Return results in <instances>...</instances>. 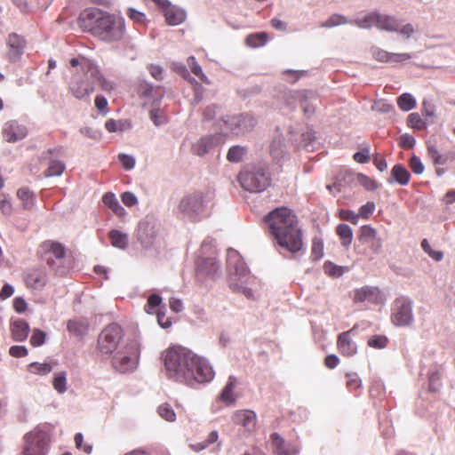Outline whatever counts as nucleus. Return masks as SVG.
<instances>
[{
  "label": "nucleus",
  "mask_w": 455,
  "mask_h": 455,
  "mask_svg": "<svg viewBox=\"0 0 455 455\" xmlns=\"http://www.w3.org/2000/svg\"><path fill=\"white\" fill-rule=\"evenodd\" d=\"M165 375L169 379L195 387L212 381L215 372L210 362L183 347H172L163 354Z\"/></svg>",
  "instance_id": "obj_1"
},
{
  "label": "nucleus",
  "mask_w": 455,
  "mask_h": 455,
  "mask_svg": "<svg viewBox=\"0 0 455 455\" xmlns=\"http://www.w3.org/2000/svg\"><path fill=\"white\" fill-rule=\"evenodd\" d=\"M269 233L278 244L291 253L299 251L303 247L301 230L298 227L296 215L286 207H279L264 218Z\"/></svg>",
  "instance_id": "obj_2"
},
{
  "label": "nucleus",
  "mask_w": 455,
  "mask_h": 455,
  "mask_svg": "<svg viewBox=\"0 0 455 455\" xmlns=\"http://www.w3.org/2000/svg\"><path fill=\"white\" fill-rule=\"evenodd\" d=\"M81 28L106 43L121 41L125 36V21L98 8H87L79 16Z\"/></svg>",
  "instance_id": "obj_3"
},
{
  "label": "nucleus",
  "mask_w": 455,
  "mask_h": 455,
  "mask_svg": "<svg viewBox=\"0 0 455 455\" xmlns=\"http://www.w3.org/2000/svg\"><path fill=\"white\" fill-rule=\"evenodd\" d=\"M100 85L105 91L115 88L113 82L107 80L101 74L97 64L91 60H84L82 71H76L69 81V91L78 100L88 98Z\"/></svg>",
  "instance_id": "obj_4"
},
{
  "label": "nucleus",
  "mask_w": 455,
  "mask_h": 455,
  "mask_svg": "<svg viewBox=\"0 0 455 455\" xmlns=\"http://www.w3.org/2000/svg\"><path fill=\"white\" fill-rule=\"evenodd\" d=\"M227 267L231 275L230 288L234 292L242 293L249 299H254L253 291L247 285L254 280L239 252L229 248L227 252Z\"/></svg>",
  "instance_id": "obj_5"
},
{
  "label": "nucleus",
  "mask_w": 455,
  "mask_h": 455,
  "mask_svg": "<svg viewBox=\"0 0 455 455\" xmlns=\"http://www.w3.org/2000/svg\"><path fill=\"white\" fill-rule=\"evenodd\" d=\"M213 195L211 192L195 191L185 195L178 205L179 215L190 221H199L211 213Z\"/></svg>",
  "instance_id": "obj_6"
},
{
  "label": "nucleus",
  "mask_w": 455,
  "mask_h": 455,
  "mask_svg": "<svg viewBox=\"0 0 455 455\" xmlns=\"http://www.w3.org/2000/svg\"><path fill=\"white\" fill-rule=\"evenodd\" d=\"M237 180L244 190L259 193L268 188L271 178L267 164L259 162L244 166L239 172Z\"/></svg>",
  "instance_id": "obj_7"
},
{
  "label": "nucleus",
  "mask_w": 455,
  "mask_h": 455,
  "mask_svg": "<svg viewBox=\"0 0 455 455\" xmlns=\"http://www.w3.org/2000/svg\"><path fill=\"white\" fill-rule=\"evenodd\" d=\"M112 355V366L121 373L133 371L140 359V347L136 341L129 342L124 345L119 350Z\"/></svg>",
  "instance_id": "obj_8"
},
{
  "label": "nucleus",
  "mask_w": 455,
  "mask_h": 455,
  "mask_svg": "<svg viewBox=\"0 0 455 455\" xmlns=\"http://www.w3.org/2000/svg\"><path fill=\"white\" fill-rule=\"evenodd\" d=\"M213 239L206 238L200 249V254L196 261V278L204 281L206 278H213L220 269L219 262L213 256L204 257L213 248Z\"/></svg>",
  "instance_id": "obj_9"
},
{
  "label": "nucleus",
  "mask_w": 455,
  "mask_h": 455,
  "mask_svg": "<svg viewBox=\"0 0 455 455\" xmlns=\"http://www.w3.org/2000/svg\"><path fill=\"white\" fill-rule=\"evenodd\" d=\"M124 332L117 323H111L106 326L98 338V350L101 355H113L119 350Z\"/></svg>",
  "instance_id": "obj_10"
},
{
  "label": "nucleus",
  "mask_w": 455,
  "mask_h": 455,
  "mask_svg": "<svg viewBox=\"0 0 455 455\" xmlns=\"http://www.w3.org/2000/svg\"><path fill=\"white\" fill-rule=\"evenodd\" d=\"M37 254L57 273H64L60 269L66 255V248L62 243L52 240L44 241L39 245Z\"/></svg>",
  "instance_id": "obj_11"
},
{
  "label": "nucleus",
  "mask_w": 455,
  "mask_h": 455,
  "mask_svg": "<svg viewBox=\"0 0 455 455\" xmlns=\"http://www.w3.org/2000/svg\"><path fill=\"white\" fill-rule=\"evenodd\" d=\"M391 322L397 327H408L414 322L413 301L407 296L396 298L391 307Z\"/></svg>",
  "instance_id": "obj_12"
},
{
  "label": "nucleus",
  "mask_w": 455,
  "mask_h": 455,
  "mask_svg": "<svg viewBox=\"0 0 455 455\" xmlns=\"http://www.w3.org/2000/svg\"><path fill=\"white\" fill-rule=\"evenodd\" d=\"M226 130L220 131L223 134L230 133L235 136H242L250 132L256 125V119L248 113L227 116L220 119Z\"/></svg>",
  "instance_id": "obj_13"
},
{
  "label": "nucleus",
  "mask_w": 455,
  "mask_h": 455,
  "mask_svg": "<svg viewBox=\"0 0 455 455\" xmlns=\"http://www.w3.org/2000/svg\"><path fill=\"white\" fill-rule=\"evenodd\" d=\"M25 446L23 455H46L49 437L46 432L35 428L24 436Z\"/></svg>",
  "instance_id": "obj_14"
},
{
  "label": "nucleus",
  "mask_w": 455,
  "mask_h": 455,
  "mask_svg": "<svg viewBox=\"0 0 455 455\" xmlns=\"http://www.w3.org/2000/svg\"><path fill=\"white\" fill-rule=\"evenodd\" d=\"M155 2L163 9L169 25L177 26L186 20L187 13L184 9L172 5L168 0H155Z\"/></svg>",
  "instance_id": "obj_15"
},
{
  "label": "nucleus",
  "mask_w": 455,
  "mask_h": 455,
  "mask_svg": "<svg viewBox=\"0 0 455 455\" xmlns=\"http://www.w3.org/2000/svg\"><path fill=\"white\" fill-rule=\"evenodd\" d=\"M270 440L274 455H298L300 451L298 444L286 441L276 432L270 435Z\"/></svg>",
  "instance_id": "obj_16"
},
{
  "label": "nucleus",
  "mask_w": 455,
  "mask_h": 455,
  "mask_svg": "<svg viewBox=\"0 0 455 455\" xmlns=\"http://www.w3.org/2000/svg\"><path fill=\"white\" fill-rule=\"evenodd\" d=\"M26 285L32 290H42L48 282L47 271L44 267L28 270L24 277Z\"/></svg>",
  "instance_id": "obj_17"
},
{
  "label": "nucleus",
  "mask_w": 455,
  "mask_h": 455,
  "mask_svg": "<svg viewBox=\"0 0 455 455\" xmlns=\"http://www.w3.org/2000/svg\"><path fill=\"white\" fill-rule=\"evenodd\" d=\"M28 135L26 126L19 124L15 120L9 121L4 124L3 128V136L9 143H14L23 140Z\"/></svg>",
  "instance_id": "obj_18"
},
{
  "label": "nucleus",
  "mask_w": 455,
  "mask_h": 455,
  "mask_svg": "<svg viewBox=\"0 0 455 455\" xmlns=\"http://www.w3.org/2000/svg\"><path fill=\"white\" fill-rule=\"evenodd\" d=\"M232 419L234 423L242 425L246 431L251 432L255 429L257 416L253 411L239 410L233 414Z\"/></svg>",
  "instance_id": "obj_19"
},
{
  "label": "nucleus",
  "mask_w": 455,
  "mask_h": 455,
  "mask_svg": "<svg viewBox=\"0 0 455 455\" xmlns=\"http://www.w3.org/2000/svg\"><path fill=\"white\" fill-rule=\"evenodd\" d=\"M56 151L57 149H48L42 154V159L49 160V166L44 172L45 177L60 176L65 170V164L61 161L52 159V156Z\"/></svg>",
  "instance_id": "obj_20"
},
{
  "label": "nucleus",
  "mask_w": 455,
  "mask_h": 455,
  "mask_svg": "<svg viewBox=\"0 0 455 455\" xmlns=\"http://www.w3.org/2000/svg\"><path fill=\"white\" fill-rule=\"evenodd\" d=\"M269 151L273 161L276 164L281 163L287 157L288 151L282 134H277L274 137L269 147Z\"/></svg>",
  "instance_id": "obj_21"
},
{
  "label": "nucleus",
  "mask_w": 455,
  "mask_h": 455,
  "mask_svg": "<svg viewBox=\"0 0 455 455\" xmlns=\"http://www.w3.org/2000/svg\"><path fill=\"white\" fill-rule=\"evenodd\" d=\"M353 331L354 329H351L347 331H344L340 333L338 337L339 349L342 355L347 356L354 355L357 352V346L350 337V333Z\"/></svg>",
  "instance_id": "obj_22"
},
{
  "label": "nucleus",
  "mask_w": 455,
  "mask_h": 455,
  "mask_svg": "<svg viewBox=\"0 0 455 455\" xmlns=\"http://www.w3.org/2000/svg\"><path fill=\"white\" fill-rule=\"evenodd\" d=\"M7 44L10 49V59L13 61L17 60L23 54L25 46L24 39L16 33H12L8 36Z\"/></svg>",
  "instance_id": "obj_23"
},
{
  "label": "nucleus",
  "mask_w": 455,
  "mask_h": 455,
  "mask_svg": "<svg viewBox=\"0 0 455 455\" xmlns=\"http://www.w3.org/2000/svg\"><path fill=\"white\" fill-rule=\"evenodd\" d=\"M215 137L212 135L202 137L192 144L191 151L196 156H203L215 146Z\"/></svg>",
  "instance_id": "obj_24"
},
{
  "label": "nucleus",
  "mask_w": 455,
  "mask_h": 455,
  "mask_svg": "<svg viewBox=\"0 0 455 455\" xmlns=\"http://www.w3.org/2000/svg\"><path fill=\"white\" fill-rule=\"evenodd\" d=\"M379 290L376 287L371 286H364L361 289L356 290L355 294V302H364L370 301L372 303L378 302L379 299Z\"/></svg>",
  "instance_id": "obj_25"
},
{
  "label": "nucleus",
  "mask_w": 455,
  "mask_h": 455,
  "mask_svg": "<svg viewBox=\"0 0 455 455\" xmlns=\"http://www.w3.org/2000/svg\"><path fill=\"white\" fill-rule=\"evenodd\" d=\"M11 330L12 339L17 342H21L28 336L29 325L25 320L19 319L12 322Z\"/></svg>",
  "instance_id": "obj_26"
},
{
  "label": "nucleus",
  "mask_w": 455,
  "mask_h": 455,
  "mask_svg": "<svg viewBox=\"0 0 455 455\" xmlns=\"http://www.w3.org/2000/svg\"><path fill=\"white\" fill-rule=\"evenodd\" d=\"M312 92H307V91H295V92H290L289 96L294 100L299 102L300 107L303 108V111L305 115H312L315 112V107L313 105H309L307 103V99L309 96H313Z\"/></svg>",
  "instance_id": "obj_27"
},
{
  "label": "nucleus",
  "mask_w": 455,
  "mask_h": 455,
  "mask_svg": "<svg viewBox=\"0 0 455 455\" xmlns=\"http://www.w3.org/2000/svg\"><path fill=\"white\" fill-rule=\"evenodd\" d=\"M390 175H391V181L395 182L401 186L407 185L411 179L410 172L401 164H397L392 168Z\"/></svg>",
  "instance_id": "obj_28"
},
{
  "label": "nucleus",
  "mask_w": 455,
  "mask_h": 455,
  "mask_svg": "<svg viewBox=\"0 0 455 455\" xmlns=\"http://www.w3.org/2000/svg\"><path fill=\"white\" fill-rule=\"evenodd\" d=\"M102 202L118 217H124L127 214V212L120 204L114 193L108 192L104 194L102 196Z\"/></svg>",
  "instance_id": "obj_29"
},
{
  "label": "nucleus",
  "mask_w": 455,
  "mask_h": 455,
  "mask_svg": "<svg viewBox=\"0 0 455 455\" xmlns=\"http://www.w3.org/2000/svg\"><path fill=\"white\" fill-rule=\"evenodd\" d=\"M155 237V230L152 226L148 223H141L139 227L138 239L141 244L145 247H148L152 244Z\"/></svg>",
  "instance_id": "obj_30"
},
{
  "label": "nucleus",
  "mask_w": 455,
  "mask_h": 455,
  "mask_svg": "<svg viewBox=\"0 0 455 455\" xmlns=\"http://www.w3.org/2000/svg\"><path fill=\"white\" fill-rule=\"evenodd\" d=\"M378 23L377 28L381 30L389 32L398 31L400 24L398 21L391 16L383 15L378 12Z\"/></svg>",
  "instance_id": "obj_31"
},
{
  "label": "nucleus",
  "mask_w": 455,
  "mask_h": 455,
  "mask_svg": "<svg viewBox=\"0 0 455 455\" xmlns=\"http://www.w3.org/2000/svg\"><path fill=\"white\" fill-rule=\"evenodd\" d=\"M108 237L111 241V244L120 250H125L128 246V235L123 233L117 229H112L108 233Z\"/></svg>",
  "instance_id": "obj_32"
},
{
  "label": "nucleus",
  "mask_w": 455,
  "mask_h": 455,
  "mask_svg": "<svg viewBox=\"0 0 455 455\" xmlns=\"http://www.w3.org/2000/svg\"><path fill=\"white\" fill-rule=\"evenodd\" d=\"M236 386V379L234 376H229L228 383L220 394V400L227 404H233L235 398L233 395V390Z\"/></svg>",
  "instance_id": "obj_33"
},
{
  "label": "nucleus",
  "mask_w": 455,
  "mask_h": 455,
  "mask_svg": "<svg viewBox=\"0 0 455 455\" xmlns=\"http://www.w3.org/2000/svg\"><path fill=\"white\" fill-rule=\"evenodd\" d=\"M336 233L341 240L344 247L351 245L353 241V230L347 224H339L336 228Z\"/></svg>",
  "instance_id": "obj_34"
},
{
  "label": "nucleus",
  "mask_w": 455,
  "mask_h": 455,
  "mask_svg": "<svg viewBox=\"0 0 455 455\" xmlns=\"http://www.w3.org/2000/svg\"><path fill=\"white\" fill-rule=\"evenodd\" d=\"M67 328L69 332L79 337H84L88 332V323L82 320H69Z\"/></svg>",
  "instance_id": "obj_35"
},
{
  "label": "nucleus",
  "mask_w": 455,
  "mask_h": 455,
  "mask_svg": "<svg viewBox=\"0 0 455 455\" xmlns=\"http://www.w3.org/2000/svg\"><path fill=\"white\" fill-rule=\"evenodd\" d=\"M247 153V148L240 145H235L229 148L227 159L230 163H240L243 161L244 156Z\"/></svg>",
  "instance_id": "obj_36"
},
{
  "label": "nucleus",
  "mask_w": 455,
  "mask_h": 455,
  "mask_svg": "<svg viewBox=\"0 0 455 455\" xmlns=\"http://www.w3.org/2000/svg\"><path fill=\"white\" fill-rule=\"evenodd\" d=\"M348 178L350 180H356L355 184H360L369 191H373L378 188L377 182L363 173H356V175H349Z\"/></svg>",
  "instance_id": "obj_37"
},
{
  "label": "nucleus",
  "mask_w": 455,
  "mask_h": 455,
  "mask_svg": "<svg viewBox=\"0 0 455 455\" xmlns=\"http://www.w3.org/2000/svg\"><path fill=\"white\" fill-rule=\"evenodd\" d=\"M378 19V12H371L363 19L355 20L353 23H355L360 28L368 29L372 27L377 28Z\"/></svg>",
  "instance_id": "obj_38"
},
{
  "label": "nucleus",
  "mask_w": 455,
  "mask_h": 455,
  "mask_svg": "<svg viewBox=\"0 0 455 455\" xmlns=\"http://www.w3.org/2000/svg\"><path fill=\"white\" fill-rule=\"evenodd\" d=\"M397 105L400 109L408 112L416 107V100L413 95L405 92L397 98Z\"/></svg>",
  "instance_id": "obj_39"
},
{
  "label": "nucleus",
  "mask_w": 455,
  "mask_h": 455,
  "mask_svg": "<svg viewBox=\"0 0 455 455\" xmlns=\"http://www.w3.org/2000/svg\"><path fill=\"white\" fill-rule=\"evenodd\" d=\"M267 41V34L265 32L251 34L245 39L246 44L251 48L261 47L266 44Z\"/></svg>",
  "instance_id": "obj_40"
},
{
  "label": "nucleus",
  "mask_w": 455,
  "mask_h": 455,
  "mask_svg": "<svg viewBox=\"0 0 455 455\" xmlns=\"http://www.w3.org/2000/svg\"><path fill=\"white\" fill-rule=\"evenodd\" d=\"M218 438V432L216 430H212L209 433L207 438L204 441L190 444V447L193 451L198 452L206 449L210 444L216 443Z\"/></svg>",
  "instance_id": "obj_41"
},
{
  "label": "nucleus",
  "mask_w": 455,
  "mask_h": 455,
  "mask_svg": "<svg viewBox=\"0 0 455 455\" xmlns=\"http://www.w3.org/2000/svg\"><path fill=\"white\" fill-rule=\"evenodd\" d=\"M52 385L59 394H64L67 391V373L65 371L56 372Z\"/></svg>",
  "instance_id": "obj_42"
},
{
  "label": "nucleus",
  "mask_w": 455,
  "mask_h": 455,
  "mask_svg": "<svg viewBox=\"0 0 455 455\" xmlns=\"http://www.w3.org/2000/svg\"><path fill=\"white\" fill-rule=\"evenodd\" d=\"M188 64L189 65L192 73L198 76L203 83L207 84H211L209 78L204 75L201 66L197 63L194 56H190L188 59Z\"/></svg>",
  "instance_id": "obj_43"
},
{
  "label": "nucleus",
  "mask_w": 455,
  "mask_h": 455,
  "mask_svg": "<svg viewBox=\"0 0 455 455\" xmlns=\"http://www.w3.org/2000/svg\"><path fill=\"white\" fill-rule=\"evenodd\" d=\"M28 369L31 373L44 376L50 373L52 368L51 364L48 363H40L37 362H34L28 364Z\"/></svg>",
  "instance_id": "obj_44"
},
{
  "label": "nucleus",
  "mask_w": 455,
  "mask_h": 455,
  "mask_svg": "<svg viewBox=\"0 0 455 455\" xmlns=\"http://www.w3.org/2000/svg\"><path fill=\"white\" fill-rule=\"evenodd\" d=\"M160 417L167 421L172 422L176 419V413L169 403H163L157 409Z\"/></svg>",
  "instance_id": "obj_45"
},
{
  "label": "nucleus",
  "mask_w": 455,
  "mask_h": 455,
  "mask_svg": "<svg viewBox=\"0 0 455 455\" xmlns=\"http://www.w3.org/2000/svg\"><path fill=\"white\" fill-rule=\"evenodd\" d=\"M377 230L369 225H364L360 228L359 240L363 243H370L377 236Z\"/></svg>",
  "instance_id": "obj_46"
},
{
  "label": "nucleus",
  "mask_w": 455,
  "mask_h": 455,
  "mask_svg": "<svg viewBox=\"0 0 455 455\" xmlns=\"http://www.w3.org/2000/svg\"><path fill=\"white\" fill-rule=\"evenodd\" d=\"M421 248L430 258H432L436 262H439L443 259V252L441 251L433 250L428 240L426 238L421 241Z\"/></svg>",
  "instance_id": "obj_47"
},
{
  "label": "nucleus",
  "mask_w": 455,
  "mask_h": 455,
  "mask_svg": "<svg viewBox=\"0 0 455 455\" xmlns=\"http://www.w3.org/2000/svg\"><path fill=\"white\" fill-rule=\"evenodd\" d=\"M407 124L409 127L422 130L427 128V124L421 119L418 113H411L407 117Z\"/></svg>",
  "instance_id": "obj_48"
},
{
  "label": "nucleus",
  "mask_w": 455,
  "mask_h": 455,
  "mask_svg": "<svg viewBox=\"0 0 455 455\" xmlns=\"http://www.w3.org/2000/svg\"><path fill=\"white\" fill-rule=\"evenodd\" d=\"M323 257V240L317 237L313 239L311 258L313 260H319Z\"/></svg>",
  "instance_id": "obj_49"
},
{
  "label": "nucleus",
  "mask_w": 455,
  "mask_h": 455,
  "mask_svg": "<svg viewBox=\"0 0 455 455\" xmlns=\"http://www.w3.org/2000/svg\"><path fill=\"white\" fill-rule=\"evenodd\" d=\"M323 270L325 274L332 277H339L344 274L343 267L332 263L331 261L324 262Z\"/></svg>",
  "instance_id": "obj_50"
},
{
  "label": "nucleus",
  "mask_w": 455,
  "mask_h": 455,
  "mask_svg": "<svg viewBox=\"0 0 455 455\" xmlns=\"http://www.w3.org/2000/svg\"><path fill=\"white\" fill-rule=\"evenodd\" d=\"M427 155L435 165H443L446 164V158L439 153L435 145L431 144L427 146Z\"/></svg>",
  "instance_id": "obj_51"
},
{
  "label": "nucleus",
  "mask_w": 455,
  "mask_h": 455,
  "mask_svg": "<svg viewBox=\"0 0 455 455\" xmlns=\"http://www.w3.org/2000/svg\"><path fill=\"white\" fill-rule=\"evenodd\" d=\"M161 302L162 297L159 294H151L148 299L147 304L145 305V311L148 314H152L153 311L161 304Z\"/></svg>",
  "instance_id": "obj_52"
},
{
  "label": "nucleus",
  "mask_w": 455,
  "mask_h": 455,
  "mask_svg": "<svg viewBox=\"0 0 455 455\" xmlns=\"http://www.w3.org/2000/svg\"><path fill=\"white\" fill-rule=\"evenodd\" d=\"M410 168L411 169L412 172H414L417 175H420L425 171V166L421 161V159L416 156L413 155L410 161H409Z\"/></svg>",
  "instance_id": "obj_53"
},
{
  "label": "nucleus",
  "mask_w": 455,
  "mask_h": 455,
  "mask_svg": "<svg viewBox=\"0 0 455 455\" xmlns=\"http://www.w3.org/2000/svg\"><path fill=\"white\" fill-rule=\"evenodd\" d=\"M347 22L348 21L345 16L340 14H333L322 26L325 28H332L335 26L346 24Z\"/></svg>",
  "instance_id": "obj_54"
},
{
  "label": "nucleus",
  "mask_w": 455,
  "mask_h": 455,
  "mask_svg": "<svg viewBox=\"0 0 455 455\" xmlns=\"http://www.w3.org/2000/svg\"><path fill=\"white\" fill-rule=\"evenodd\" d=\"M46 334L44 331L35 329L30 338V344L33 347L42 346L45 341Z\"/></svg>",
  "instance_id": "obj_55"
},
{
  "label": "nucleus",
  "mask_w": 455,
  "mask_h": 455,
  "mask_svg": "<svg viewBox=\"0 0 455 455\" xmlns=\"http://www.w3.org/2000/svg\"><path fill=\"white\" fill-rule=\"evenodd\" d=\"M440 384V374L438 371H431L428 373V387L431 392H436L439 390Z\"/></svg>",
  "instance_id": "obj_56"
},
{
  "label": "nucleus",
  "mask_w": 455,
  "mask_h": 455,
  "mask_svg": "<svg viewBox=\"0 0 455 455\" xmlns=\"http://www.w3.org/2000/svg\"><path fill=\"white\" fill-rule=\"evenodd\" d=\"M154 86L148 82L143 80L138 87V93L140 97L150 98L153 94Z\"/></svg>",
  "instance_id": "obj_57"
},
{
  "label": "nucleus",
  "mask_w": 455,
  "mask_h": 455,
  "mask_svg": "<svg viewBox=\"0 0 455 455\" xmlns=\"http://www.w3.org/2000/svg\"><path fill=\"white\" fill-rule=\"evenodd\" d=\"M387 339L382 335H374L368 340V345L374 348H383L387 346Z\"/></svg>",
  "instance_id": "obj_58"
},
{
  "label": "nucleus",
  "mask_w": 455,
  "mask_h": 455,
  "mask_svg": "<svg viewBox=\"0 0 455 455\" xmlns=\"http://www.w3.org/2000/svg\"><path fill=\"white\" fill-rule=\"evenodd\" d=\"M118 159L123 167L127 171L132 170L135 166L136 161L132 156L127 154H119Z\"/></svg>",
  "instance_id": "obj_59"
},
{
  "label": "nucleus",
  "mask_w": 455,
  "mask_h": 455,
  "mask_svg": "<svg viewBox=\"0 0 455 455\" xmlns=\"http://www.w3.org/2000/svg\"><path fill=\"white\" fill-rule=\"evenodd\" d=\"M393 52H388L385 50L376 48L372 51L374 59L380 62L390 63Z\"/></svg>",
  "instance_id": "obj_60"
},
{
  "label": "nucleus",
  "mask_w": 455,
  "mask_h": 455,
  "mask_svg": "<svg viewBox=\"0 0 455 455\" xmlns=\"http://www.w3.org/2000/svg\"><path fill=\"white\" fill-rule=\"evenodd\" d=\"M339 215L342 220L354 225H356L359 221V214L351 210H341Z\"/></svg>",
  "instance_id": "obj_61"
},
{
  "label": "nucleus",
  "mask_w": 455,
  "mask_h": 455,
  "mask_svg": "<svg viewBox=\"0 0 455 455\" xmlns=\"http://www.w3.org/2000/svg\"><path fill=\"white\" fill-rule=\"evenodd\" d=\"M123 204L127 207H132L138 204V198L134 193L126 191L121 195Z\"/></svg>",
  "instance_id": "obj_62"
},
{
  "label": "nucleus",
  "mask_w": 455,
  "mask_h": 455,
  "mask_svg": "<svg viewBox=\"0 0 455 455\" xmlns=\"http://www.w3.org/2000/svg\"><path fill=\"white\" fill-rule=\"evenodd\" d=\"M126 14L132 20L136 23H143L146 20L145 13L139 12L132 7L128 8Z\"/></svg>",
  "instance_id": "obj_63"
},
{
  "label": "nucleus",
  "mask_w": 455,
  "mask_h": 455,
  "mask_svg": "<svg viewBox=\"0 0 455 455\" xmlns=\"http://www.w3.org/2000/svg\"><path fill=\"white\" fill-rule=\"evenodd\" d=\"M416 144V140L413 136L404 133L400 136L399 145L403 148H412Z\"/></svg>",
  "instance_id": "obj_64"
}]
</instances>
